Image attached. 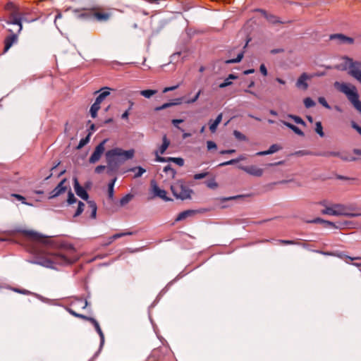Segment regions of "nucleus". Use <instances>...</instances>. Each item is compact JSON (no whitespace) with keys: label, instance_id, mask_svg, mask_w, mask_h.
Returning <instances> with one entry per match:
<instances>
[{"label":"nucleus","instance_id":"nucleus-60","mask_svg":"<svg viewBox=\"0 0 361 361\" xmlns=\"http://www.w3.org/2000/svg\"><path fill=\"white\" fill-rule=\"evenodd\" d=\"M323 224H324V227L331 226V227H334V228H338V226H336L334 222H331V221H329L324 220Z\"/></svg>","mask_w":361,"mask_h":361},{"label":"nucleus","instance_id":"nucleus-37","mask_svg":"<svg viewBox=\"0 0 361 361\" xmlns=\"http://www.w3.org/2000/svg\"><path fill=\"white\" fill-rule=\"evenodd\" d=\"M87 304L88 303L87 300L78 298L72 303V305H78L80 306L82 309H85L87 306Z\"/></svg>","mask_w":361,"mask_h":361},{"label":"nucleus","instance_id":"nucleus-41","mask_svg":"<svg viewBox=\"0 0 361 361\" xmlns=\"http://www.w3.org/2000/svg\"><path fill=\"white\" fill-rule=\"evenodd\" d=\"M243 56H244V52L241 51L240 53H239L238 54V56H237V57L235 59L226 60V63L229 64V63H239L242 60V59L243 58Z\"/></svg>","mask_w":361,"mask_h":361},{"label":"nucleus","instance_id":"nucleus-35","mask_svg":"<svg viewBox=\"0 0 361 361\" xmlns=\"http://www.w3.org/2000/svg\"><path fill=\"white\" fill-rule=\"evenodd\" d=\"M140 94L145 97V98H150L153 95L157 93V90H145L139 92Z\"/></svg>","mask_w":361,"mask_h":361},{"label":"nucleus","instance_id":"nucleus-45","mask_svg":"<svg viewBox=\"0 0 361 361\" xmlns=\"http://www.w3.org/2000/svg\"><path fill=\"white\" fill-rule=\"evenodd\" d=\"M303 102H304V104L306 108L313 107L316 104L314 101L312 99H311L310 97H306L304 99Z\"/></svg>","mask_w":361,"mask_h":361},{"label":"nucleus","instance_id":"nucleus-26","mask_svg":"<svg viewBox=\"0 0 361 361\" xmlns=\"http://www.w3.org/2000/svg\"><path fill=\"white\" fill-rule=\"evenodd\" d=\"M283 124L288 127V128L291 129L295 134L300 135V136H304V133L297 126L295 125L288 123L287 121H282Z\"/></svg>","mask_w":361,"mask_h":361},{"label":"nucleus","instance_id":"nucleus-61","mask_svg":"<svg viewBox=\"0 0 361 361\" xmlns=\"http://www.w3.org/2000/svg\"><path fill=\"white\" fill-rule=\"evenodd\" d=\"M232 82L229 80V78H226L224 82L221 83L219 85L220 88H224L230 85H231Z\"/></svg>","mask_w":361,"mask_h":361},{"label":"nucleus","instance_id":"nucleus-32","mask_svg":"<svg viewBox=\"0 0 361 361\" xmlns=\"http://www.w3.org/2000/svg\"><path fill=\"white\" fill-rule=\"evenodd\" d=\"M133 197H134V195L131 193H128V194L126 195L123 197H122L120 200V206L124 207L128 203H129L133 200Z\"/></svg>","mask_w":361,"mask_h":361},{"label":"nucleus","instance_id":"nucleus-44","mask_svg":"<svg viewBox=\"0 0 361 361\" xmlns=\"http://www.w3.org/2000/svg\"><path fill=\"white\" fill-rule=\"evenodd\" d=\"M288 116L292 118L296 123L302 125L304 126H306L305 122L300 116L291 114H289Z\"/></svg>","mask_w":361,"mask_h":361},{"label":"nucleus","instance_id":"nucleus-52","mask_svg":"<svg viewBox=\"0 0 361 361\" xmlns=\"http://www.w3.org/2000/svg\"><path fill=\"white\" fill-rule=\"evenodd\" d=\"M170 161L176 163L177 165L180 166H182L184 164V160L180 157H172L170 159Z\"/></svg>","mask_w":361,"mask_h":361},{"label":"nucleus","instance_id":"nucleus-57","mask_svg":"<svg viewBox=\"0 0 361 361\" xmlns=\"http://www.w3.org/2000/svg\"><path fill=\"white\" fill-rule=\"evenodd\" d=\"M208 175V173H196L194 175V179L195 180H200L205 178Z\"/></svg>","mask_w":361,"mask_h":361},{"label":"nucleus","instance_id":"nucleus-10","mask_svg":"<svg viewBox=\"0 0 361 361\" xmlns=\"http://www.w3.org/2000/svg\"><path fill=\"white\" fill-rule=\"evenodd\" d=\"M22 233L32 240L42 243L47 245H51V241L49 238H44L41 234L33 231H27L23 230L22 231Z\"/></svg>","mask_w":361,"mask_h":361},{"label":"nucleus","instance_id":"nucleus-36","mask_svg":"<svg viewBox=\"0 0 361 361\" xmlns=\"http://www.w3.org/2000/svg\"><path fill=\"white\" fill-rule=\"evenodd\" d=\"M116 180V178H114L111 180V182L108 185V196L109 198L113 200L114 197V187L115 182Z\"/></svg>","mask_w":361,"mask_h":361},{"label":"nucleus","instance_id":"nucleus-59","mask_svg":"<svg viewBox=\"0 0 361 361\" xmlns=\"http://www.w3.org/2000/svg\"><path fill=\"white\" fill-rule=\"evenodd\" d=\"M207 149L209 150H211L212 149H216V147H217L216 143L213 141H207Z\"/></svg>","mask_w":361,"mask_h":361},{"label":"nucleus","instance_id":"nucleus-47","mask_svg":"<svg viewBox=\"0 0 361 361\" xmlns=\"http://www.w3.org/2000/svg\"><path fill=\"white\" fill-rule=\"evenodd\" d=\"M206 185L211 189H216L218 187L217 183L214 179H211L209 180L206 181Z\"/></svg>","mask_w":361,"mask_h":361},{"label":"nucleus","instance_id":"nucleus-40","mask_svg":"<svg viewBox=\"0 0 361 361\" xmlns=\"http://www.w3.org/2000/svg\"><path fill=\"white\" fill-rule=\"evenodd\" d=\"M90 135H91V133H89L85 137L82 138L80 140L79 144L77 146L78 149L82 148L85 145H86L89 142Z\"/></svg>","mask_w":361,"mask_h":361},{"label":"nucleus","instance_id":"nucleus-13","mask_svg":"<svg viewBox=\"0 0 361 361\" xmlns=\"http://www.w3.org/2000/svg\"><path fill=\"white\" fill-rule=\"evenodd\" d=\"M238 167L247 173L256 177H260L263 174V169L254 165L248 166H239Z\"/></svg>","mask_w":361,"mask_h":361},{"label":"nucleus","instance_id":"nucleus-58","mask_svg":"<svg viewBox=\"0 0 361 361\" xmlns=\"http://www.w3.org/2000/svg\"><path fill=\"white\" fill-rule=\"evenodd\" d=\"M183 119H173V120H172V123H173V125L175 127H176L178 129H179V130H182V131H183V130L181 128H180V127L178 126V124L181 123H183Z\"/></svg>","mask_w":361,"mask_h":361},{"label":"nucleus","instance_id":"nucleus-53","mask_svg":"<svg viewBox=\"0 0 361 361\" xmlns=\"http://www.w3.org/2000/svg\"><path fill=\"white\" fill-rule=\"evenodd\" d=\"M155 154H156V161H159V162H167V161H170V159L171 157H160L159 154H158V152H155Z\"/></svg>","mask_w":361,"mask_h":361},{"label":"nucleus","instance_id":"nucleus-63","mask_svg":"<svg viewBox=\"0 0 361 361\" xmlns=\"http://www.w3.org/2000/svg\"><path fill=\"white\" fill-rule=\"evenodd\" d=\"M351 126L353 128L356 130L360 135H361V127L359 125H357L355 122L353 121L351 123Z\"/></svg>","mask_w":361,"mask_h":361},{"label":"nucleus","instance_id":"nucleus-48","mask_svg":"<svg viewBox=\"0 0 361 361\" xmlns=\"http://www.w3.org/2000/svg\"><path fill=\"white\" fill-rule=\"evenodd\" d=\"M278 242L283 245H299L300 243L296 242L295 240H279Z\"/></svg>","mask_w":361,"mask_h":361},{"label":"nucleus","instance_id":"nucleus-62","mask_svg":"<svg viewBox=\"0 0 361 361\" xmlns=\"http://www.w3.org/2000/svg\"><path fill=\"white\" fill-rule=\"evenodd\" d=\"M106 166L104 165H99L94 169V172L96 173H101L106 169Z\"/></svg>","mask_w":361,"mask_h":361},{"label":"nucleus","instance_id":"nucleus-11","mask_svg":"<svg viewBox=\"0 0 361 361\" xmlns=\"http://www.w3.org/2000/svg\"><path fill=\"white\" fill-rule=\"evenodd\" d=\"M8 31L11 33L8 35L4 39V52H6L13 44H16L18 42V34L20 32H16V30L13 29H8Z\"/></svg>","mask_w":361,"mask_h":361},{"label":"nucleus","instance_id":"nucleus-18","mask_svg":"<svg viewBox=\"0 0 361 361\" xmlns=\"http://www.w3.org/2000/svg\"><path fill=\"white\" fill-rule=\"evenodd\" d=\"M310 77L305 73H303L298 79L296 82V87L300 89H302L306 90L308 87V84L307 80L310 79Z\"/></svg>","mask_w":361,"mask_h":361},{"label":"nucleus","instance_id":"nucleus-22","mask_svg":"<svg viewBox=\"0 0 361 361\" xmlns=\"http://www.w3.org/2000/svg\"><path fill=\"white\" fill-rule=\"evenodd\" d=\"M281 147L277 144H274L270 146L269 149L268 150H266V151H261V152H258L256 153V156H265V155H269V154H274L278 151H279L280 149H281Z\"/></svg>","mask_w":361,"mask_h":361},{"label":"nucleus","instance_id":"nucleus-34","mask_svg":"<svg viewBox=\"0 0 361 361\" xmlns=\"http://www.w3.org/2000/svg\"><path fill=\"white\" fill-rule=\"evenodd\" d=\"M132 234H133L132 232H123V233H116L109 238V243H112L114 240H115L118 238H120L126 236V235H130Z\"/></svg>","mask_w":361,"mask_h":361},{"label":"nucleus","instance_id":"nucleus-1","mask_svg":"<svg viewBox=\"0 0 361 361\" xmlns=\"http://www.w3.org/2000/svg\"><path fill=\"white\" fill-rule=\"evenodd\" d=\"M77 259L74 247L71 244H66L63 245L58 251L49 252L47 257L39 264L46 267L53 268L54 264H71Z\"/></svg>","mask_w":361,"mask_h":361},{"label":"nucleus","instance_id":"nucleus-12","mask_svg":"<svg viewBox=\"0 0 361 361\" xmlns=\"http://www.w3.org/2000/svg\"><path fill=\"white\" fill-rule=\"evenodd\" d=\"M150 185H151L152 191L154 196L159 197L166 202L172 200V199H171L166 196V190L160 189L159 188V186L157 185V184L154 180H151Z\"/></svg>","mask_w":361,"mask_h":361},{"label":"nucleus","instance_id":"nucleus-39","mask_svg":"<svg viewBox=\"0 0 361 361\" xmlns=\"http://www.w3.org/2000/svg\"><path fill=\"white\" fill-rule=\"evenodd\" d=\"M130 171H137V173L135 174V176H134L135 178L140 177L146 171V170L141 166H136V167L132 168L130 169Z\"/></svg>","mask_w":361,"mask_h":361},{"label":"nucleus","instance_id":"nucleus-43","mask_svg":"<svg viewBox=\"0 0 361 361\" xmlns=\"http://www.w3.org/2000/svg\"><path fill=\"white\" fill-rule=\"evenodd\" d=\"M68 312L73 316L77 317V318H80V319H82L83 320H86V319H87V316H85L84 314H79L78 312H76L75 311H74L73 309L71 308H68L67 309Z\"/></svg>","mask_w":361,"mask_h":361},{"label":"nucleus","instance_id":"nucleus-50","mask_svg":"<svg viewBox=\"0 0 361 361\" xmlns=\"http://www.w3.org/2000/svg\"><path fill=\"white\" fill-rule=\"evenodd\" d=\"M172 106H173V104H172L171 102L165 103V104H162L161 106L155 107L154 111H159L164 110L165 109H167L169 107H171Z\"/></svg>","mask_w":361,"mask_h":361},{"label":"nucleus","instance_id":"nucleus-19","mask_svg":"<svg viewBox=\"0 0 361 361\" xmlns=\"http://www.w3.org/2000/svg\"><path fill=\"white\" fill-rule=\"evenodd\" d=\"M110 90H111V88L104 87L100 89L99 91H96L94 94H97L99 92H101V93L96 98L95 102L99 103L100 105L101 103L106 99V97L110 94Z\"/></svg>","mask_w":361,"mask_h":361},{"label":"nucleus","instance_id":"nucleus-15","mask_svg":"<svg viewBox=\"0 0 361 361\" xmlns=\"http://www.w3.org/2000/svg\"><path fill=\"white\" fill-rule=\"evenodd\" d=\"M73 185L77 195L84 200H87L89 195L87 191L80 185L77 178H73Z\"/></svg>","mask_w":361,"mask_h":361},{"label":"nucleus","instance_id":"nucleus-51","mask_svg":"<svg viewBox=\"0 0 361 361\" xmlns=\"http://www.w3.org/2000/svg\"><path fill=\"white\" fill-rule=\"evenodd\" d=\"M318 102L320 104H322L324 107H325L327 109H331L330 105L326 102V99L323 97H320L318 99Z\"/></svg>","mask_w":361,"mask_h":361},{"label":"nucleus","instance_id":"nucleus-14","mask_svg":"<svg viewBox=\"0 0 361 361\" xmlns=\"http://www.w3.org/2000/svg\"><path fill=\"white\" fill-rule=\"evenodd\" d=\"M66 182V179L63 178L58 185L50 192L49 198L52 199L58 197L59 195L64 193L67 189V187L64 185Z\"/></svg>","mask_w":361,"mask_h":361},{"label":"nucleus","instance_id":"nucleus-6","mask_svg":"<svg viewBox=\"0 0 361 361\" xmlns=\"http://www.w3.org/2000/svg\"><path fill=\"white\" fill-rule=\"evenodd\" d=\"M343 60L345 68L349 69V74L361 84V59L353 61L348 56H344Z\"/></svg>","mask_w":361,"mask_h":361},{"label":"nucleus","instance_id":"nucleus-21","mask_svg":"<svg viewBox=\"0 0 361 361\" xmlns=\"http://www.w3.org/2000/svg\"><path fill=\"white\" fill-rule=\"evenodd\" d=\"M259 11L262 13V15L266 18V19L271 24H282L284 23V22L281 21L279 18L276 16L269 14L267 12L264 10H259Z\"/></svg>","mask_w":361,"mask_h":361},{"label":"nucleus","instance_id":"nucleus-17","mask_svg":"<svg viewBox=\"0 0 361 361\" xmlns=\"http://www.w3.org/2000/svg\"><path fill=\"white\" fill-rule=\"evenodd\" d=\"M316 252H319L320 254H322L324 255L338 257L341 259H344L347 263H349L348 260L361 259L360 257H351L350 256L344 255L343 253H333V252L319 251V250H317Z\"/></svg>","mask_w":361,"mask_h":361},{"label":"nucleus","instance_id":"nucleus-24","mask_svg":"<svg viewBox=\"0 0 361 361\" xmlns=\"http://www.w3.org/2000/svg\"><path fill=\"white\" fill-rule=\"evenodd\" d=\"M78 19L91 20V8L83 9L77 15Z\"/></svg>","mask_w":361,"mask_h":361},{"label":"nucleus","instance_id":"nucleus-16","mask_svg":"<svg viewBox=\"0 0 361 361\" xmlns=\"http://www.w3.org/2000/svg\"><path fill=\"white\" fill-rule=\"evenodd\" d=\"M331 39H337L340 44H352L354 43V39L347 37L343 34H334L330 36Z\"/></svg>","mask_w":361,"mask_h":361},{"label":"nucleus","instance_id":"nucleus-5","mask_svg":"<svg viewBox=\"0 0 361 361\" xmlns=\"http://www.w3.org/2000/svg\"><path fill=\"white\" fill-rule=\"evenodd\" d=\"M171 190L173 196L176 199L185 200L191 198V195L193 192L192 190L190 189L183 180H178L171 185Z\"/></svg>","mask_w":361,"mask_h":361},{"label":"nucleus","instance_id":"nucleus-25","mask_svg":"<svg viewBox=\"0 0 361 361\" xmlns=\"http://www.w3.org/2000/svg\"><path fill=\"white\" fill-rule=\"evenodd\" d=\"M161 357V350L155 348L152 350L151 355L148 357L149 361H158Z\"/></svg>","mask_w":361,"mask_h":361},{"label":"nucleus","instance_id":"nucleus-28","mask_svg":"<svg viewBox=\"0 0 361 361\" xmlns=\"http://www.w3.org/2000/svg\"><path fill=\"white\" fill-rule=\"evenodd\" d=\"M88 207L90 209V218L95 219L97 215V204L94 201H87Z\"/></svg>","mask_w":361,"mask_h":361},{"label":"nucleus","instance_id":"nucleus-3","mask_svg":"<svg viewBox=\"0 0 361 361\" xmlns=\"http://www.w3.org/2000/svg\"><path fill=\"white\" fill-rule=\"evenodd\" d=\"M334 85L338 91L346 95L353 106L361 113V102L359 100L356 87L350 83H340L338 82H336Z\"/></svg>","mask_w":361,"mask_h":361},{"label":"nucleus","instance_id":"nucleus-4","mask_svg":"<svg viewBox=\"0 0 361 361\" xmlns=\"http://www.w3.org/2000/svg\"><path fill=\"white\" fill-rule=\"evenodd\" d=\"M113 8L103 6H94L91 8V21L97 23H106L112 17Z\"/></svg>","mask_w":361,"mask_h":361},{"label":"nucleus","instance_id":"nucleus-8","mask_svg":"<svg viewBox=\"0 0 361 361\" xmlns=\"http://www.w3.org/2000/svg\"><path fill=\"white\" fill-rule=\"evenodd\" d=\"M107 142L108 139H104L99 145L96 146L94 152L89 158L90 164H95L101 159L102 154L105 152V145Z\"/></svg>","mask_w":361,"mask_h":361},{"label":"nucleus","instance_id":"nucleus-56","mask_svg":"<svg viewBox=\"0 0 361 361\" xmlns=\"http://www.w3.org/2000/svg\"><path fill=\"white\" fill-rule=\"evenodd\" d=\"M233 135L234 136L238 139V140H246V137L245 135H244L243 133H241L240 131H238V130H234L233 131Z\"/></svg>","mask_w":361,"mask_h":361},{"label":"nucleus","instance_id":"nucleus-2","mask_svg":"<svg viewBox=\"0 0 361 361\" xmlns=\"http://www.w3.org/2000/svg\"><path fill=\"white\" fill-rule=\"evenodd\" d=\"M134 149L123 150L119 147L106 151L105 158L107 164V173L111 175L117 171L121 164L134 157Z\"/></svg>","mask_w":361,"mask_h":361},{"label":"nucleus","instance_id":"nucleus-31","mask_svg":"<svg viewBox=\"0 0 361 361\" xmlns=\"http://www.w3.org/2000/svg\"><path fill=\"white\" fill-rule=\"evenodd\" d=\"M314 155L319 157H339L340 152H322L314 153Z\"/></svg>","mask_w":361,"mask_h":361},{"label":"nucleus","instance_id":"nucleus-7","mask_svg":"<svg viewBox=\"0 0 361 361\" xmlns=\"http://www.w3.org/2000/svg\"><path fill=\"white\" fill-rule=\"evenodd\" d=\"M335 216H344L348 217H356L361 216V213H355L353 211L356 208L352 205H345L343 204H334Z\"/></svg>","mask_w":361,"mask_h":361},{"label":"nucleus","instance_id":"nucleus-33","mask_svg":"<svg viewBox=\"0 0 361 361\" xmlns=\"http://www.w3.org/2000/svg\"><path fill=\"white\" fill-rule=\"evenodd\" d=\"M99 109H100V105L99 103H97L96 102H94V104L91 106L90 112L91 116L93 118L97 117V111L99 110Z\"/></svg>","mask_w":361,"mask_h":361},{"label":"nucleus","instance_id":"nucleus-9","mask_svg":"<svg viewBox=\"0 0 361 361\" xmlns=\"http://www.w3.org/2000/svg\"><path fill=\"white\" fill-rule=\"evenodd\" d=\"M7 24L11 25L12 26H15L16 32H20L22 30V23H21V18L18 13L16 11L11 12L6 20Z\"/></svg>","mask_w":361,"mask_h":361},{"label":"nucleus","instance_id":"nucleus-29","mask_svg":"<svg viewBox=\"0 0 361 361\" xmlns=\"http://www.w3.org/2000/svg\"><path fill=\"white\" fill-rule=\"evenodd\" d=\"M221 119H222V114H220L217 116V117L216 118V119L214 121V122L210 124L209 126V130L212 132V133H214L216 130V128H217V126H219V124L221 123Z\"/></svg>","mask_w":361,"mask_h":361},{"label":"nucleus","instance_id":"nucleus-49","mask_svg":"<svg viewBox=\"0 0 361 361\" xmlns=\"http://www.w3.org/2000/svg\"><path fill=\"white\" fill-rule=\"evenodd\" d=\"M84 206H85V204L83 202H82L80 201L78 202V209L74 214V216H78L82 214V212L84 210Z\"/></svg>","mask_w":361,"mask_h":361},{"label":"nucleus","instance_id":"nucleus-20","mask_svg":"<svg viewBox=\"0 0 361 361\" xmlns=\"http://www.w3.org/2000/svg\"><path fill=\"white\" fill-rule=\"evenodd\" d=\"M85 321H88V322H91L94 325L97 332L99 335L100 340H101L100 344H101V345H102L104 342V335L100 328V326H99L98 322L95 319L90 317H87V319H86Z\"/></svg>","mask_w":361,"mask_h":361},{"label":"nucleus","instance_id":"nucleus-64","mask_svg":"<svg viewBox=\"0 0 361 361\" xmlns=\"http://www.w3.org/2000/svg\"><path fill=\"white\" fill-rule=\"evenodd\" d=\"M259 71L261 72V73L264 75V76H267V68L265 66L264 64H261L260 65V67H259Z\"/></svg>","mask_w":361,"mask_h":361},{"label":"nucleus","instance_id":"nucleus-55","mask_svg":"<svg viewBox=\"0 0 361 361\" xmlns=\"http://www.w3.org/2000/svg\"><path fill=\"white\" fill-rule=\"evenodd\" d=\"M240 161V159H233L230 161L223 162V163L220 164L219 166H228V165H232V164L239 162Z\"/></svg>","mask_w":361,"mask_h":361},{"label":"nucleus","instance_id":"nucleus-54","mask_svg":"<svg viewBox=\"0 0 361 361\" xmlns=\"http://www.w3.org/2000/svg\"><path fill=\"white\" fill-rule=\"evenodd\" d=\"M68 204H71L75 202H76L77 199L74 196L73 193L70 190L68 193V200H67Z\"/></svg>","mask_w":361,"mask_h":361},{"label":"nucleus","instance_id":"nucleus-42","mask_svg":"<svg viewBox=\"0 0 361 361\" xmlns=\"http://www.w3.org/2000/svg\"><path fill=\"white\" fill-rule=\"evenodd\" d=\"M315 131L319 135L322 137L324 136V133L323 131V127L322 123L320 121H317L315 124Z\"/></svg>","mask_w":361,"mask_h":361},{"label":"nucleus","instance_id":"nucleus-23","mask_svg":"<svg viewBox=\"0 0 361 361\" xmlns=\"http://www.w3.org/2000/svg\"><path fill=\"white\" fill-rule=\"evenodd\" d=\"M195 213V210H191V209L183 211V212H180L177 216V217L176 219V221H183V220L185 219L186 218H188L189 216H191Z\"/></svg>","mask_w":361,"mask_h":361},{"label":"nucleus","instance_id":"nucleus-38","mask_svg":"<svg viewBox=\"0 0 361 361\" xmlns=\"http://www.w3.org/2000/svg\"><path fill=\"white\" fill-rule=\"evenodd\" d=\"M164 172H165L166 174H169L171 176L172 178H175V176L176 174V171L174 169H173L171 165H167L164 168Z\"/></svg>","mask_w":361,"mask_h":361},{"label":"nucleus","instance_id":"nucleus-30","mask_svg":"<svg viewBox=\"0 0 361 361\" xmlns=\"http://www.w3.org/2000/svg\"><path fill=\"white\" fill-rule=\"evenodd\" d=\"M321 213L322 214L330 215V216H335L334 204H331L330 206H326V208L322 209L321 211Z\"/></svg>","mask_w":361,"mask_h":361},{"label":"nucleus","instance_id":"nucleus-27","mask_svg":"<svg viewBox=\"0 0 361 361\" xmlns=\"http://www.w3.org/2000/svg\"><path fill=\"white\" fill-rule=\"evenodd\" d=\"M162 141V145L159 147V151H157L158 153L159 152L161 154L165 152V151L167 149L170 145V141L169 140L166 135L163 136Z\"/></svg>","mask_w":361,"mask_h":361},{"label":"nucleus","instance_id":"nucleus-46","mask_svg":"<svg viewBox=\"0 0 361 361\" xmlns=\"http://www.w3.org/2000/svg\"><path fill=\"white\" fill-rule=\"evenodd\" d=\"M12 197H15L16 199H17L18 201H20L23 204H28V205H31L30 204H28L27 202H26V200H25V197H23V195H19V194H16V193H12L11 195Z\"/></svg>","mask_w":361,"mask_h":361}]
</instances>
